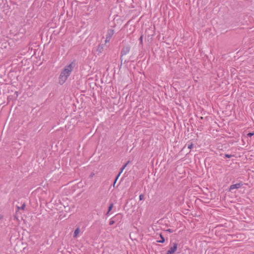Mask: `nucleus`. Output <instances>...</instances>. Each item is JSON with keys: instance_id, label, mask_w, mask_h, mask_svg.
Returning a JSON list of instances; mask_svg holds the SVG:
<instances>
[{"instance_id": "f257e3e1", "label": "nucleus", "mask_w": 254, "mask_h": 254, "mask_svg": "<svg viewBox=\"0 0 254 254\" xmlns=\"http://www.w3.org/2000/svg\"><path fill=\"white\" fill-rule=\"evenodd\" d=\"M73 69V63L66 65L63 69L59 76V83L63 84L67 80Z\"/></svg>"}, {"instance_id": "f03ea898", "label": "nucleus", "mask_w": 254, "mask_h": 254, "mask_svg": "<svg viewBox=\"0 0 254 254\" xmlns=\"http://www.w3.org/2000/svg\"><path fill=\"white\" fill-rule=\"evenodd\" d=\"M130 50V47L129 46H125L122 48L121 52V57H120L121 64H122L123 61V56H124L127 55L128 53H129Z\"/></svg>"}, {"instance_id": "7ed1b4c3", "label": "nucleus", "mask_w": 254, "mask_h": 254, "mask_svg": "<svg viewBox=\"0 0 254 254\" xmlns=\"http://www.w3.org/2000/svg\"><path fill=\"white\" fill-rule=\"evenodd\" d=\"M114 33V30L112 29H109L108 30L107 34L106 35V40L105 41V44L108 43L110 41Z\"/></svg>"}, {"instance_id": "20e7f679", "label": "nucleus", "mask_w": 254, "mask_h": 254, "mask_svg": "<svg viewBox=\"0 0 254 254\" xmlns=\"http://www.w3.org/2000/svg\"><path fill=\"white\" fill-rule=\"evenodd\" d=\"M178 248V244L176 243L173 244V246L171 247L169 250L167 251V254H174L175 252L177 251Z\"/></svg>"}, {"instance_id": "39448f33", "label": "nucleus", "mask_w": 254, "mask_h": 254, "mask_svg": "<svg viewBox=\"0 0 254 254\" xmlns=\"http://www.w3.org/2000/svg\"><path fill=\"white\" fill-rule=\"evenodd\" d=\"M242 185L243 184L242 183L231 185L229 187V190L231 191L234 189H239L242 186Z\"/></svg>"}, {"instance_id": "423d86ee", "label": "nucleus", "mask_w": 254, "mask_h": 254, "mask_svg": "<svg viewBox=\"0 0 254 254\" xmlns=\"http://www.w3.org/2000/svg\"><path fill=\"white\" fill-rule=\"evenodd\" d=\"M104 49V45L103 44H100L98 46L97 48V51L99 53H101L103 51Z\"/></svg>"}, {"instance_id": "0eeeda50", "label": "nucleus", "mask_w": 254, "mask_h": 254, "mask_svg": "<svg viewBox=\"0 0 254 254\" xmlns=\"http://www.w3.org/2000/svg\"><path fill=\"white\" fill-rule=\"evenodd\" d=\"M159 237L161 239L160 240H158L157 242L158 243H164L165 241V239L164 237H163V236L162 235V234H161V233L160 234Z\"/></svg>"}, {"instance_id": "6e6552de", "label": "nucleus", "mask_w": 254, "mask_h": 254, "mask_svg": "<svg viewBox=\"0 0 254 254\" xmlns=\"http://www.w3.org/2000/svg\"><path fill=\"white\" fill-rule=\"evenodd\" d=\"M79 232H80L79 228H76L74 232L73 237L74 238L76 237L77 236L78 234H79Z\"/></svg>"}, {"instance_id": "1a4fd4ad", "label": "nucleus", "mask_w": 254, "mask_h": 254, "mask_svg": "<svg viewBox=\"0 0 254 254\" xmlns=\"http://www.w3.org/2000/svg\"><path fill=\"white\" fill-rule=\"evenodd\" d=\"M129 163V161H128L120 169V173H122L124 169L126 168L127 164Z\"/></svg>"}, {"instance_id": "9d476101", "label": "nucleus", "mask_w": 254, "mask_h": 254, "mask_svg": "<svg viewBox=\"0 0 254 254\" xmlns=\"http://www.w3.org/2000/svg\"><path fill=\"white\" fill-rule=\"evenodd\" d=\"M113 206H114V204L113 203L111 202L110 204V205L108 207V211L107 213V215L109 213L110 211H111V210L112 209L113 207Z\"/></svg>"}, {"instance_id": "9b49d317", "label": "nucleus", "mask_w": 254, "mask_h": 254, "mask_svg": "<svg viewBox=\"0 0 254 254\" xmlns=\"http://www.w3.org/2000/svg\"><path fill=\"white\" fill-rule=\"evenodd\" d=\"M225 156L226 158H230L232 157V156H233V155H232L231 154H225Z\"/></svg>"}, {"instance_id": "f8f14e48", "label": "nucleus", "mask_w": 254, "mask_h": 254, "mask_svg": "<svg viewBox=\"0 0 254 254\" xmlns=\"http://www.w3.org/2000/svg\"><path fill=\"white\" fill-rule=\"evenodd\" d=\"M193 147V144L191 143L190 144L188 145V148L191 149Z\"/></svg>"}, {"instance_id": "ddd939ff", "label": "nucleus", "mask_w": 254, "mask_h": 254, "mask_svg": "<svg viewBox=\"0 0 254 254\" xmlns=\"http://www.w3.org/2000/svg\"><path fill=\"white\" fill-rule=\"evenodd\" d=\"M144 199V194H141L139 195V200H142Z\"/></svg>"}, {"instance_id": "4468645a", "label": "nucleus", "mask_w": 254, "mask_h": 254, "mask_svg": "<svg viewBox=\"0 0 254 254\" xmlns=\"http://www.w3.org/2000/svg\"><path fill=\"white\" fill-rule=\"evenodd\" d=\"M254 134V132H249L247 134V136L249 137H252Z\"/></svg>"}, {"instance_id": "2eb2a0df", "label": "nucleus", "mask_w": 254, "mask_h": 254, "mask_svg": "<svg viewBox=\"0 0 254 254\" xmlns=\"http://www.w3.org/2000/svg\"><path fill=\"white\" fill-rule=\"evenodd\" d=\"M26 207V204L25 203H23L22 206L20 207L21 209L24 210L25 208Z\"/></svg>"}, {"instance_id": "dca6fc26", "label": "nucleus", "mask_w": 254, "mask_h": 254, "mask_svg": "<svg viewBox=\"0 0 254 254\" xmlns=\"http://www.w3.org/2000/svg\"><path fill=\"white\" fill-rule=\"evenodd\" d=\"M167 232H168L169 233H173L174 232V231L172 230V229H168L167 230H166Z\"/></svg>"}, {"instance_id": "f3484780", "label": "nucleus", "mask_w": 254, "mask_h": 254, "mask_svg": "<svg viewBox=\"0 0 254 254\" xmlns=\"http://www.w3.org/2000/svg\"><path fill=\"white\" fill-rule=\"evenodd\" d=\"M122 173H120V172L119 173V174H118V175L117 176V177H116L115 179L116 180H117L119 178V177H120V176L121 175Z\"/></svg>"}, {"instance_id": "a211bd4d", "label": "nucleus", "mask_w": 254, "mask_h": 254, "mask_svg": "<svg viewBox=\"0 0 254 254\" xmlns=\"http://www.w3.org/2000/svg\"><path fill=\"white\" fill-rule=\"evenodd\" d=\"M114 223H115V221H113V220H111V221H110V222H109V224H110V225H112L114 224Z\"/></svg>"}, {"instance_id": "6ab92c4d", "label": "nucleus", "mask_w": 254, "mask_h": 254, "mask_svg": "<svg viewBox=\"0 0 254 254\" xmlns=\"http://www.w3.org/2000/svg\"><path fill=\"white\" fill-rule=\"evenodd\" d=\"M142 39H143V36H141L140 38H139V40H140V43L141 44L142 43Z\"/></svg>"}, {"instance_id": "aec40b11", "label": "nucleus", "mask_w": 254, "mask_h": 254, "mask_svg": "<svg viewBox=\"0 0 254 254\" xmlns=\"http://www.w3.org/2000/svg\"><path fill=\"white\" fill-rule=\"evenodd\" d=\"M128 62H129V60H125V61H124V63H125V64H126V63H128Z\"/></svg>"}, {"instance_id": "412c9836", "label": "nucleus", "mask_w": 254, "mask_h": 254, "mask_svg": "<svg viewBox=\"0 0 254 254\" xmlns=\"http://www.w3.org/2000/svg\"><path fill=\"white\" fill-rule=\"evenodd\" d=\"M117 180H116V179L114 181V184H113V187H115V184L116 183Z\"/></svg>"}, {"instance_id": "4be33fe9", "label": "nucleus", "mask_w": 254, "mask_h": 254, "mask_svg": "<svg viewBox=\"0 0 254 254\" xmlns=\"http://www.w3.org/2000/svg\"><path fill=\"white\" fill-rule=\"evenodd\" d=\"M17 210L21 209L20 207H19V206H17Z\"/></svg>"}, {"instance_id": "5701e85b", "label": "nucleus", "mask_w": 254, "mask_h": 254, "mask_svg": "<svg viewBox=\"0 0 254 254\" xmlns=\"http://www.w3.org/2000/svg\"><path fill=\"white\" fill-rule=\"evenodd\" d=\"M2 218H3V216L2 215H0V220L2 219Z\"/></svg>"}, {"instance_id": "b1692460", "label": "nucleus", "mask_w": 254, "mask_h": 254, "mask_svg": "<svg viewBox=\"0 0 254 254\" xmlns=\"http://www.w3.org/2000/svg\"><path fill=\"white\" fill-rule=\"evenodd\" d=\"M166 254H168L166 253Z\"/></svg>"}]
</instances>
